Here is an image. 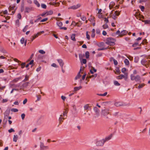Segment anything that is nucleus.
Returning <instances> with one entry per match:
<instances>
[{
	"instance_id": "1",
	"label": "nucleus",
	"mask_w": 150,
	"mask_h": 150,
	"mask_svg": "<svg viewBox=\"0 0 150 150\" xmlns=\"http://www.w3.org/2000/svg\"><path fill=\"white\" fill-rule=\"evenodd\" d=\"M141 63L144 66L148 67L150 65V55L146 58L143 59L141 62Z\"/></svg>"
},
{
	"instance_id": "2",
	"label": "nucleus",
	"mask_w": 150,
	"mask_h": 150,
	"mask_svg": "<svg viewBox=\"0 0 150 150\" xmlns=\"http://www.w3.org/2000/svg\"><path fill=\"white\" fill-rule=\"evenodd\" d=\"M120 12L117 11H112L109 15V17L115 20L117 18V16L120 15Z\"/></svg>"
},
{
	"instance_id": "3",
	"label": "nucleus",
	"mask_w": 150,
	"mask_h": 150,
	"mask_svg": "<svg viewBox=\"0 0 150 150\" xmlns=\"http://www.w3.org/2000/svg\"><path fill=\"white\" fill-rule=\"evenodd\" d=\"M64 110L63 115H61L59 119V121L60 123H61L63 121L62 120H64L67 116V114L68 112V109L67 108L64 109Z\"/></svg>"
},
{
	"instance_id": "4",
	"label": "nucleus",
	"mask_w": 150,
	"mask_h": 150,
	"mask_svg": "<svg viewBox=\"0 0 150 150\" xmlns=\"http://www.w3.org/2000/svg\"><path fill=\"white\" fill-rule=\"evenodd\" d=\"M115 40L111 38H107L106 39V43L107 45H113L115 44L114 42Z\"/></svg>"
},
{
	"instance_id": "5",
	"label": "nucleus",
	"mask_w": 150,
	"mask_h": 150,
	"mask_svg": "<svg viewBox=\"0 0 150 150\" xmlns=\"http://www.w3.org/2000/svg\"><path fill=\"white\" fill-rule=\"evenodd\" d=\"M131 80L132 81L135 80L136 81H139L141 80V78L139 75L134 76L132 74L130 76Z\"/></svg>"
},
{
	"instance_id": "6",
	"label": "nucleus",
	"mask_w": 150,
	"mask_h": 150,
	"mask_svg": "<svg viewBox=\"0 0 150 150\" xmlns=\"http://www.w3.org/2000/svg\"><path fill=\"white\" fill-rule=\"evenodd\" d=\"M57 25L60 27V29L61 30H67V28L66 27H62V23L60 21H58L57 23Z\"/></svg>"
},
{
	"instance_id": "7",
	"label": "nucleus",
	"mask_w": 150,
	"mask_h": 150,
	"mask_svg": "<svg viewBox=\"0 0 150 150\" xmlns=\"http://www.w3.org/2000/svg\"><path fill=\"white\" fill-rule=\"evenodd\" d=\"M109 113V110L108 109H106L102 110L101 114L102 115L105 116Z\"/></svg>"
},
{
	"instance_id": "8",
	"label": "nucleus",
	"mask_w": 150,
	"mask_h": 150,
	"mask_svg": "<svg viewBox=\"0 0 150 150\" xmlns=\"http://www.w3.org/2000/svg\"><path fill=\"white\" fill-rule=\"evenodd\" d=\"M134 15L136 18L139 19V20H141V18H142L143 19H144V17L139 13H136Z\"/></svg>"
},
{
	"instance_id": "9",
	"label": "nucleus",
	"mask_w": 150,
	"mask_h": 150,
	"mask_svg": "<svg viewBox=\"0 0 150 150\" xmlns=\"http://www.w3.org/2000/svg\"><path fill=\"white\" fill-rule=\"evenodd\" d=\"M105 142V141L103 140L98 141L96 142V144L98 146H103Z\"/></svg>"
},
{
	"instance_id": "10",
	"label": "nucleus",
	"mask_w": 150,
	"mask_h": 150,
	"mask_svg": "<svg viewBox=\"0 0 150 150\" xmlns=\"http://www.w3.org/2000/svg\"><path fill=\"white\" fill-rule=\"evenodd\" d=\"M33 8L32 7H25V12L29 13L31 11L33 10Z\"/></svg>"
},
{
	"instance_id": "11",
	"label": "nucleus",
	"mask_w": 150,
	"mask_h": 150,
	"mask_svg": "<svg viewBox=\"0 0 150 150\" xmlns=\"http://www.w3.org/2000/svg\"><path fill=\"white\" fill-rule=\"evenodd\" d=\"M80 4H78L76 5H74L71 6L69 8L72 9H76L80 7Z\"/></svg>"
},
{
	"instance_id": "12",
	"label": "nucleus",
	"mask_w": 150,
	"mask_h": 150,
	"mask_svg": "<svg viewBox=\"0 0 150 150\" xmlns=\"http://www.w3.org/2000/svg\"><path fill=\"white\" fill-rule=\"evenodd\" d=\"M93 110L95 112L96 115L97 116H98L99 115V109L96 107H94L93 108Z\"/></svg>"
},
{
	"instance_id": "13",
	"label": "nucleus",
	"mask_w": 150,
	"mask_h": 150,
	"mask_svg": "<svg viewBox=\"0 0 150 150\" xmlns=\"http://www.w3.org/2000/svg\"><path fill=\"white\" fill-rule=\"evenodd\" d=\"M128 33V32L126 30H123L119 34V36L120 37H122L124 35H126Z\"/></svg>"
},
{
	"instance_id": "14",
	"label": "nucleus",
	"mask_w": 150,
	"mask_h": 150,
	"mask_svg": "<svg viewBox=\"0 0 150 150\" xmlns=\"http://www.w3.org/2000/svg\"><path fill=\"white\" fill-rule=\"evenodd\" d=\"M40 147L41 149L42 150L46 149H48V146H45L44 145V144L42 143H40Z\"/></svg>"
},
{
	"instance_id": "15",
	"label": "nucleus",
	"mask_w": 150,
	"mask_h": 150,
	"mask_svg": "<svg viewBox=\"0 0 150 150\" xmlns=\"http://www.w3.org/2000/svg\"><path fill=\"white\" fill-rule=\"evenodd\" d=\"M81 69L80 71L78 73V74L75 77V79L77 80L80 78V77L81 76V73L83 74V73L82 72H81Z\"/></svg>"
},
{
	"instance_id": "16",
	"label": "nucleus",
	"mask_w": 150,
	"mask_h": 150,
	"mask_svg": "<svg viewBox=\"0 0 150 150\" xmlns=\"http://www.w3.org/2000/svg\"><path fill=\"white\" fill-rule=\"evenodd\" d=\"M57 61L59 63V65L61 66V67H63V66L64 64V63L62 60L61 59H58Z\"/></svg>"
},
{
	"instance_id": "17",
	"label": "nucleus",
	"mask_w": 150,
	"mask_h": 150,
	"mask_svg": "<svg viewBox=\"0 0 150 150\" xmlns=\"http://www.w3.org/2000/svg\"><path fill=\"white\" fill-rule=\"evenodd\" d=\"M20 42L22 44H23L24 43V46H25L26 45L27 43V40H25V39L23 38H22Z\"/></svg>"
},
{
	"instance_id": "18",
	"label": "nucleus",
	"mask_w": 150,
	"mask_h": 150,
	"mask_svg": "<svg viewBox=\"0 0 150 150\" xmlns=\"http://www.w3.org/2000/svg\"><path fill=\"white\" fill-rule=\"evenodd\" d=\"M115 105L116 106H123V104L122 102H116L115 103Z\"/></svg>"
},
{
	"instance_id": "19",
	"label": "nucleus",
	"mask_w": 150,
	"mask_h": 150,
	"mask_svg": "<svg viewBox=\"0 0 150 150\" xmlns=\"http://www.w3.org/2000/svg\"><path fill=\"white\" fill-rule=\"evenodd\" d=\"M40 34L39 33H37V34L35 35L34 36H32V38L31 40L30 41L32 42L33 41V40L36 38L38 37V36Z\"/></svg>"
},
{
	"instance_id": "20",
	"label": "nucleus",
	"mask_w": 150,
	"mask_h": 150,
	"mask_svg": "<svg viewBox=\"0 0 150 150\" xmlns=\"http://www.w3.org/2000/svg\"><path fill=\"white\" fill-rule=\"evenodd\" d=\"M96 69H95L94 67H92L90 70V72L91 74H93L94 72H96Z\"/></svg>"
},
{
	"instance_id": "21",
	"label": "nucleus",
	"mask_w": 150,
	"mask_h": 150,
	"mask_svg": "<svg viewBox=\"0 0 150 150\" xmlns=\"http://www.w3.org/2000/svg\"><path fill=\"white\" fill-rule=\"evenodd\" d=\"M97 76V74H92V75H90L89 76V78H92L93 79H94Z\"/></svg>"
},
{
	"instance_id": "22",
	"label": "nucleus",
	"mask_w": 150,
	"mask_h": 150,
	"mask_svg": "<svg viewBox=\"0 0 150 150\" xmlns=\"http://www.w3.org/2000/svg\"><path fill=\"white\" fill-rule=\"evenodd\" d=\"M114 71L116 74H120V71L119 68H117L116 69L115 71L114 70Z\"/></svg>"
},
{
	"instance_id": "23",
	"label": "nucleus",
	"mask_w": 150,
	"mask_h": 150,
	"mask_svg": "<svg viewBox=\"0 0 150 150\" xmlns=\"http://www.w3.org/2000/svg\"><path fill=\"white\" fill-rule=\"evenodd\" d=\"M115 5V3L113 2H111L110 4L109 7L110 9H111L113 7V6Z\"/></svg>"
},
{
	"instance_id": "24",
	"label": "nucleus",
	"mask_w": 150,
	"mask_h": 150,
	"mask_svg": "<svg viewBox=\"0 0 150 150\" xmlns=\"http://www.w3.org/2000/svg\"><path fill=\"white\" fill-rule=\"evenodd\" d=\"M125 77V76L123 74H121L117 77V79H121Z\"/></svg>"
},
{
	"instance_id": "25",
	"label": "nucleus",
	"mask_w": 150,
	"mask_h": 150,
	"mask_svg": "<svg viewBox=\"0 0 150 150\" xmlns=\"http://www.w3.org/2000/svg\"><path fill=\"white\" fill-rule=\"evenodd\" d=\"M18 138V137L17 135H14L13 138V141L15 142H16Z\"/></svg>"
},
{
	"instance_id": "26",
	"label": "nucleus",
	"mask_w": 150,
	"mask_h": 150,
	"mask_svg": "<svg viewBox=\"0 0 150 150\" xmlns=\"http://www.w3.org/2000/svg\"><path fill=\"white\" fill-rule=\"evenodd\" d=\"M75 34H73L71 35V39L74 41H76V39L75 38Z\"/></svg>"
},
{
	"instance_id": "27",
	"label": "nucleus",
	"mask_w": 150,
	"mask_h": 150,
	"mask_svg": "<svg viewBox=\"0 0 150 150\" xmlns=\"http://www.w3.org/2000/svg\"><path fill=\"white\" fill-rule=\"evenodd\" d=\"M34 3L38 7H39L40 6V4L37 0H34Z\"/></svg>"
},
{
	"instance_id": "28",
	"label": "nucleus",
	"mask_w": 150,
	"mask_h": 150,
	"mask_svg": "<svg viewBox=\"0 0 150 150\" xmlns=\"http://www.w3.org/2000/svg\"><path fill=\"white\" fill-rule=\"evenodd\" d=\"M124 62L125 64L127 65H129V62L128 60L127 59H125L124 60Z\"/></svg>"
},
{
	"instance_id": "29",
	"label": "nucleus",
	"mask_w": 150,
	"mask_h": 150,
	"mask_svg": "<svg viewBox=\"0 0 150 150\" xmlns=\"http://www.w3.org/2000/svg\"><path fill=\"white\" fill-rule=\"evenodd\" d=\"M82 88V87L81 86H80L79 87H76L74 88V91H77L80 89H81Z\"/></svg>"
},
{
	"instance_id": "30",
	"label": "nucleus",
	"mask_w": 150,
	"mask_h": 150,
	"mask_svg": "<svg viewBox=\"0 0 150 150\" xmlns=\"http://www.w3.org/2000/svg\"><path fill=\"white\" fill-rule=\"evenodd\" d=\"M84 108L85 110H87L90 108V106L88 104H86L84 106Z\"/></svg>"
},
{
	"instance_id": "31",
	"label": "nucleus",
	"mask_w": 150,
	"mask_h": 150,
	"mask_svg": "<svg viewBox=\"0 0 150 150\" xmlns=\"http://www.w3.org/2000/svg\"><path fill=\"white\" fill-rule=\"evenodd\" d=\"M146 130H147L146 128H145L144 129H143L142 130H140V133H144L146 132Z\"/></svg>"
},
{
	"instance_id": "32",
	"label": "nucleus",
	"mask_w": 150,
	"mask_h": 150,
	"mask_svg": "<svg viewBox=\"0 0 150 150\" xmlns=\"http://www.w3.org/2000/svg\"><path fill=\"white\" fill-rule=\"evenodd\" d=\"M47 15H52L53 13V12L52 11H49L46 12Z\"/></svg>"
},
{
	"instance_id": "33",
	"label": "nucleus",
	"mask_w": 150,
	"mask_h": 150,
	"mask_svg": "<svg viewBox=\"0 0 150 150\" xmlns=\"http://www.w3.org/2000/svg\"><path fill=\"white\" fill-rule=\"evenodd\" d=\"M86 57L87 59L88 58L89 56V53L88 51H87L85 53Z\"/></svg>"
},
{
	"instance_id": "34",
	"label": "nucleus",
	"mask_w": 150,
	"mask_h": 150,
	"mask_svg": "<svg viewBox=\"0 0 150 150\" xmlns=\"http://www.w3.org/2000/svg\"><path fill=\"white\" fill-rule=\"evenodd\" d=\"M41 6L42 8L44 9H46L47 8L46 5L45 4H41Z\"/></svg>"
},
{
	"instance_id": "35",
	"label": "nucleus",
	"mask_w": 150,
	"mask_h": 150,
	"mask_svg": "<svg viewBox=\"0 0 150 150\" xmlns=\"http://www.w3.org/2000/svg\"><path fill=\"white\" fill-rule=\"evenodd\" d=\"M88 20L89 21L91 22H94V17H91V18H89L88 19Z\"/></svg>"
},
{
	"instance_id": "36",
	"label": "nucleus",
	"mask_w": 150,
	"mask_h": 150,
	"mask_svg": "<svg viewBox=\"0 0 150 150\" xmlns=\"http://www.w3.org/2000/svg\"><path fill=\"white\" fill-rule=\"evenodd\" d=\"M114 84L115 86H119L120 85V83H119L117 81H115L114 82Z\"/></svg>"
},
{
	"instance_id": "37",
	"label": "nucleus",
	"mask_w": 150,
	"mask_h": 150,
	"mask_svg": "<svg viewBox=\"0 0 150 150\" xmlns=\"http://www.w3.org/2000/svg\"><path fill=\"white\" fill-rule=\"evenodd\" d=\"M15 7V6H10L8 8L9 11H10L13 10Z\"/></svg>"
},
{
	"instance_id": "38",
	"label": "nucleus",
	"mask_w": 150,
	"mask_h": 150,
	"mask_svg": "<svg viewBox=\"0 0 150 150\" xmlns=\"http://www.w3.org/2000/svg\"><path fill=\"white\" fill-rule=\"evenodd\" d=\"M80 16L81 17V20L83 21H84L86 19V17L85 16H81V15H80Z\"/></svg>"
},
{
	"instance_id": "39",
	"label": "nucleus",
	"mask_w": 150,
	"mask_h": 150,
	"mask_svg": "<svg viewBox=\"0 0 150 150\" xmlns=\"http://www.w3.org/2000/svg\"><path fill=\"white\" fill-rule=\"evenodd\" d=\"M142 21L144 22L145 24H149L150 23L149 20H142Z\"/></svg>"
},
{
	"instance_id": "40",
	"label": "nucleus",
	"mask_w": 150,
	"mask_h": 150,
	"mask_svg": "<svg viewBox=\"0 0 150 150\" xmlns=\"http://www.w3.org/2000/svg\"><path fill=\"white\" fill-rule=\"evenodd\" d=\"M11 110L12 112H16L18 111V110L16 108H12L11 109Z\"/></svg>"
},
{
	"instance_id": "41",
	"label": "nucleus",
	"mask_w": 150,
	"mask_h": 150,
	"mask_svg": "<svg viewBox=\"0 0 150 150\" xmlns=\"http://www.w3.org/2000/svg\"><path fill=\"white\" fill-rule=\"evenodd\" d=\"M145 85V84L144 83H142L141 84L139 85L138 86V88H142Z\"/></svg>"
},
{
	"instance_id": "42",
	"label": "nucleus",
	"mask_w": 150,
	"mask_h": 150,
	"mask_svg": "<svg viewBox=\"0 0 150 150\" xmlns=\"http://www.w3.org/2000/svg\"><path fill=\"white\" fill-rule=\"evenodd\" d=\"M39 52L42 54H45V52L42 50H40L39 51Z\"/></svg>"
},
{
	"instance_id": "43",
	"label": "nucleus",
	"mask_w": 150,
	"mask_h": 150,
	"mask_svg": "<svg viewBox=\"0 0 150 150\" xmlns=\"http://www.w3.org/2000/svg\"><path fill=\"white\" fill-rule=\"evenodd\" d=\"M103 27L104 29H106L108 27V26L107 24H105L103 25Z\"/></svg>"
},
{
	"instance_id": "44",
	"label": "nucleus",
	"mask_w": 150,
	"mask_h": 150,
	"mask_svg": "<svg viewBox=\"0 0 150 150\" xmlns=\"http://www.w3.org/2000/svg\"><path fill=\"white\" fill-rule=\"evenodd\" d=\"M86 38L89 40L90 39V37L89 35H88V32L87 31L86 32Z\"/></svg>"
},
{
	"instance_id": "45",
	"label": "nucleus",
	"mask_w": 150,
	"mask_h": 150,
	"mask_svg": "<svg viewBox=\"0 0 150 150\" xmlns=\"http://www.w3.org/2000/svg\"><path fill=\"white\" fill-rule=\"evenodd\" d=\"M139 7H140V8L141 9V10L142 11H144V7L143 6H139Z\"/></svg>"
},
{
	"instance_id": "46",
	"label": "nucleus",
	"mask_w": 150,
	"mask_h": 150,
	"mask_svg": "<svg viewBox=\"0 0 150 150\" xmlns=\"http://www.w3.org/2000/svg\"><path fill=\"white\" fill-rule=\"evenodd\" d=\"M126 71V69L125 68H123L122 69V72L123 73H124V74H125V72Z\"/></svg>"
},
{
	"instance_id": "47",
	"label": "nucleus",
	"mask_w": 150,
	"mask_h": 150,
	"mask_svg": "<svg viewBox=\"0 0 150 150\" xmlns=\"http://www.w3.org/2000/svg\"><path fill=\"white\" fill-rule=\"evenodd\" d=\"M33 55H34V54H32L31 55L30 57L27 60V62L29 61H30L31 60V59L33 58Z\"/></svg>"
},
{
	"instance_id": "48",
	"label": "nucleus",
	"mask_w": 150,
	"mask_h": 150,
	"mask_svg": "<svg viewBox=\"0 0 150 150\" xmlns=\"http://www.w3.org/2000/svg\"><path fill=\"white\" fill-rule=\"evenodd\" d=\"M25 63H22L21 64V67L22 68H23L24 67L25 65Z\"/></svg>"
},
{
	"instance_id": "49",
	"label": "nucleus",
	"mask_w": 150,
	"mask_h": 150,
	"mask_svg": "<svg viewBox=\"0 0 150 150\" xmlns=\"http://www.w3.org/2000/svg\"><path fill=\"white\" fill-rule=\"evenodd\" d=\"M107 92H105L104 94H98V95L100 96H105L107 95Z\"/></svg>"
},
{
	"instance_id": "50",
	"label": "nucleus",
	"mask_w": 150,
	"mask_h": 150,
	"mask_svg": "<svg viewBox=\"0 0 150 150\" xmlns=\"http://www.w3.org/2000/svg\"><path fill=\"white\" fill-rule=\"evenodd\" d=\"M113 62L114 64L116 66L117 65L118 62L115 59H114Z\"/></svg>"
},
{
	"instance_id": "51",
	"label": "nucleus",
	"mask_w": 150,
	"mask_h": 150,
	"mask_svg": "<svg viewBox=\"0 0 150 150\" xmlns=\"http://www.w3.org/2000/svg\"><path fill=\"white\" fill-rule=\"evenodd\" d=\"M146 43H147V40L146 39H145L141 43L144 45V44Z\"/></svg>"
},
{
	"instance_id": "52",
	"label": "nucleus",
	"mask_w": 150,
	"mask_h": 150,
	"mask_svg": "<svg viewBox=\"0 0 150 150\" xmlns=\"http://www.w3.org/2000/svg\"><path fill=\"white\" fill-rule=\"evenodd\" d=\"M104 21L106 23H108L109 22V21L108 20V17L107 18H104Z\"/></svg>"
},
{
	"instance_id": "53",
	"label": "nucleus",
	"mask_w": 150,
	"mask_h": 150,
	"mask_svg": "<svg viewBox=\"0 0 150 150\" xmlns=\"http://www.w3.org/2000/svg\"><path fill=\"white\" fill-rule=\"evenodd\" d=\"M17 17L19 19H21V16L20 13H18L17 15Z\"/></svg>"
},
{
	"instance_id": "54",
	"label": "nucleus",
	"mask_w": 150,
	"mask_h": 150,
	"mask_svg": "<svg viewBox=\"0 0 150 150\" xmlns=\"http://www.w3.org/2000/svg\"><path fill=\"white\" fill-rule=\"evenodd\" d=\"M29 77L27 75H26L25 78L24 80V81H28V80Z\"/></svg>"
},
{
	"instance_id": "55",
	"label": "nucleus",
	"mask_w": 150,
	"mask_h": 150,
	"mask_svg": "<svg viewBox=\"0 0 150 150\" xmlns=\"http://www.w3.org/2000/svg\"><path fill=\"white\" fill-rule=\"evenodd\" d=\"M98 18H101L103 17L102 15V13L98 14Z\"/></svg>"
},
{
	"instance_id": "56",
	"label": "nucleus",
	"mask_w": 150,
	"mask_h": 150,
	"mask_svg": "<svg viewBox=\"0 0 150 150\" xmlns=\"http://www.w3.org/2000/svg\"><path fill=\"white\" fill-rule=\"evenodd\" d=\"M138 42H136L134 43L133 45H132V46L133 47H136L137 45H138Z\"/></svg>"
},
{
	"instance_id": "57",
	"label": "nucleus",
	"mask_w": 150,
	"mask_h": 150,
	"mask_svg": "<svg viewBox=\"0 0 150 150\" xmlns=\"http://www.w3.org/2000/svg\"><path fill=\"white\" fill-rule=\"evenodd\" d=\"M48 20L47 18H44L42 19L41 21V22H43L45 21H46Z\"/></svg>"
},
{
	"instance_id": "58",
	"label": "nucleus",
	"mask_w": 150,
	"mask_h": 150,
	"mask_svg": "<svg viewBox=\"0 0 150 150\" xmlns=\"http://www.w3.org/2000/svg\"><path fill=\"white\" fill-rule=\"evenodd\" d=\"M28 27V26L26 25L25 27V28L23 29V31L24 32H25L26 31L27 29V28Z\"/></svg>"
},
{
	"instance_id": "59",
	"label": "nucleus",
	"mask_w": 150,
	"mask_h": 150,
	"mask_svg": "<svg viewBox=\"0 0 150 150\" xmlns=\"http://www.w3.org/2000/svg\"><path fill=\"white\" fill-rule=\"evenodd\" d=\"M82 62L84 64H85L86 63V60L85 59H83L82 60Z\"/></svg>"
},
{
	"instance_id": "60",
	"label": "nucleus",
	"mask_w": 150,
	"mask_h": 150,
	"mask_svg": "<svg viewBox=\"0 0 150 150\" xmlns=\"http://www.w3.org/2000/svg\"><path fill=\"white\" fill-rule=\"evenodd\" d=\"M8 131L9 133H11L12 132H14V130L13 129L11 128L10 129H9Z\"/></svg>"
},
{
	"instance_id": "61",
	"label": "nucleus",
	"mask_w": 150,
	"mask_h": 150,
	"mask_svg": "<svg viewBox=\"0 0 150 150\" xmlns=\"http://www.w3.org/2000/svg\"><path fill=\"white\" fill-rule=\"evenodd\" d=\"M37 100L38 101L40 100L41 98V96L40 95H38L37 96Z\"/></svg>"
},
{
	"instance_id": "62",
	"label": "nucleus",
	"mask_w": 150,
	"mask_h": 150,
	"mask_svg": "<svg viewBox=\"0 0 150 150\" xmlns=\"http://www.w3.org/2000/svg\"><path fill=\"white\" fill-rule=\"evenodd\" d=\"M78 24V22L76 23L74 21H72V25H77Z\"/></svg>"
},
{
	"instance_id": "63",
	"label": "nucleus",
	"mask_w": 150,
	"mask_h": 150,
	"mask_svg": "<svg viewBox=\"0 0 150 150\" xmlns=\"http://www.w3.org/2000/svg\"><path fill=\"white\" fill-rule=\"evenodd\" d=\"M25 115L23 113L21 114V117L23 120L25 118Z\"/></svg>"
},
{
	"instance_id": "64",
	"label": "nucleus",
	"mask_w": 150,
	"mask_h": 150,
	"mask_svg": "<svg viewBox=\"0 0 150 150\" xmlns=\"http://www.w3.org/2000/svg\"><path fill=\"white\" fill-rule=\"evenodd\" d=\"M128 58L130 60H133V57L130 56H129Z\"/></svg>"
}]
</instances>
